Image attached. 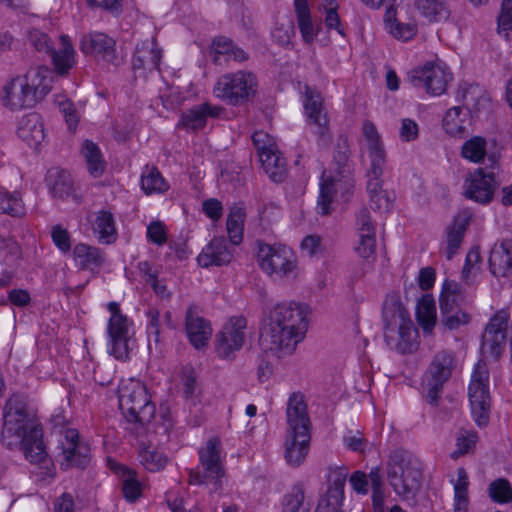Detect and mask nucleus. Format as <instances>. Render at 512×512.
<instances>
[{"instance_id":"nucleus-59","label":"nucleus","mask_w":512,"mask_h":512,"mask_svg":"<svg viewBox=\"0 0 512 512\" xmlns=\"http://www.w3.org/2000/svg\"><path fill=\"white\" fill-rule=\"evenodd\" d=\"M343 442L346 448L359 453H363L368 444L367 440L359 431H356L355 433L349 431L346 435H344Z\"/></svg>"},{"instance_id":"nucleus-8","label":"nucleus","mask_w":512,"mask_h":512,"mask_svg":"<svg viewBox=\"0 0 512 512\" xmlns=\"http://www.w3.org/2000/svg\"><path fill=\"white\" fill-rule=\"evenodd\" d=\"M199 465L188 471V482L192 485L211 486V492L222 491L225 479L222 445L217 437L210 438L204 447L199 449Z\"/></svg>"},{"instance_id":"nucleus-22","label":"nucleus","mask_w":512,"mask_h":512,"mask_svg":"<svg viewBox=\"0 0 512 512\" xmlns=\"http://www.w3.org/2000/svg\"><path fill=\"white\" fill-rule=\"evenodd\" d=\"M61 441L65 469L70 467L84 468L90 461L88 447L79 442V434L74 429H67Z\"/></svg>"},{"instance_id":"nucleus-42","label":"nucleus","mask_w":512,"mask_h":512,"mask_svg":"<svg viewBox=\"0 0 512 512\" xmlns=\"http://www.w3.org/2000/svg\"><path fill=\"white\" fill-rule=\"evenodd\" d=\"M469 480L464 468L457 469V480L454 483V504L453 512H467Z\"/></svg>"},{"instance_id":"nucleus-27","label":"nucleus","mask_w":512,"mask_h":512,"mask_svg":"<svg viewBox=\"0 0 512 512\" xmlns=\"http://www.w3.org/2000/svg\"><path fill=\"white\" fill-rule=\"evenodd\" d=\"M17 134L30 147L37 148L45 139L41 116L37 113L24 115L19 120Z\"/></svg>"},{"instance_id":"nucleus-43","label":"nucleus","mask_w":512,"mask_h":512,"mask_svg":"<svg viewBox=\"0 0 512 512\" xmlns=\"http://www.w3.org/2000/svg\"><path fill=\"white\" fill-rule=\"evenodd\" d=\"M141 188L145 194L163 193L169 185L155 167L146 166L141 175Z\"/></svg>"},{"instance_id":"nucleus-12","label":"nucleus","mask_w":512,"mask_h":512,"mask_svg":"<svg viewBox=\"0 0 512 512\" xmlns=\"http://www.w3.org/2000/svg\"><path fill=\"white\" fill-rule=\"evenodd\" d=\"M456 99L464 104V107L450 108L443 119V127L451 136H460L465 132V121L471 110H477L478 104L483 99V90L478 85L463 83L457 90Z\"/></svg>"},{"instance_id":"nucleus-20","label":"nucleus","mask_w":512,"mask_h":512,"mask_svg":"<svg viewBox=\"0 0 512 512\" xmlns=\"http://www.w3.org/2000/svg\"><path fill=\"white\" fill-rule=\"evenodd\" d=\"M497 186L494 173L477 168L465 181V195L477 203L488 204L493 199Z\"/></svg>"},{"instance_id":"nucleus-39","label":"nucleus","mask_w":512,"mask_h":512,"mask_svg":"<svg viewBox=\"0 0 512 512\" xmlns=\"http://www.w3.org/2000/svg\"><path fill=\"white\" fill-rule=\"evenodd\" d=\"M245 216L243 205L235 204L230 208L226 229L232 245H239L242 242Z\"/></svg>"},{"instance_id":"nucleus-63","label":"nucleus","mask_w":512,"mask_h":512,"mask_svg":"<svg viewBox=\"0 0 512 512\" xmlns=\"http://www.w3.org/2000/svg\"><path fill=\"white\" fill-rule=\"evenodd\" d=\"M419 128L417 123L409 118L402 119L399 137L404 142L414 141L418 138Z\"/></svg>"},{"instance_id":"nucleus-55","label":"nucleus","mask_w":512,"mask_h":512,"mask_svg":"<svg viewBox=\"0 0 512 512\" xmlns=\"http://www.w3.org/2000/svg\"><path fill=\"white\" fill-rule=\"evenodd\" d=\"M340 492L329 490L326 496L320 498L315 512H337L340 501Z\"/></svg>"},{"instance_id":"nucleus-16","label":"nucleus","mask_w":512,"mask_h":512,"mask_svg":"<svg viewBox=\"0 0 512 512\" xmlns=\"http://www.w3.org/2000/svg\"><path fill=\"white\" fill-rule=\"evenodd\" d=\"M353 188L354 179L350 170H340L336 175L323 172L317 201L318 213L329 214L333 199L340 196L341 199L346 200Z\"/></svg>"},{"instance_id":"nucleus-26","label":"nucleus","mask_w":512,"mask_h":512,"mask_svg":"<svg viewBox=\"0 0 512 512\" xmlns=\"http://www.w3.org/2000/svg\"><path fill=\"white\" fill-rule=\"evenodd\" d=\"M223 111L221 106L205 102L184 112L180 125L187 130H199L204 128L208 117L217 118Z\"/></svg>"},{"instance_id":"nucleus-13","label":"nucleus","mask_w":512,"mask_h":512,"mask_svg":"<svg viewBox=\"0 0 512 512\" xmlns=\"http://www.w3.org/2000/svg\"><path fill=\"white\" fill-rule=\"evenodd\" d=\"M28 41L38 52L48 55L60 75L68 73L75 64V50L67 35L60 36L61 47L55 50L48 35L38 29L28 32Z\"/></svg>"},{"instance_id":"nucleus-41","label":"nucleus","mask_w":512,"mask_h":512,"mask_svg":"<svg viewBox=\"0 0 512 512\" xmlns=\"http://www.w3.org/2000/svg\"><path fill=\"white\" fill-rule=\"evenodd\" d=\"M415 7L424 17L433 22L445 21L450 16L446 0H415Z\"/></svg>"},{"instance_id":"nucleus-47","label":"nucleus","mask_w":512,"mask_h":512,"mask_svg":"<svg viewBox=\"0 0 512 512\" xmlns=\"http://www.w3.org/2000/svg\"><path fill=\"white\" fill-rule=\"evenodd\" d=\"M139 459L142 465L148 471L152 472L163 469L168 462V458L164 453L151 446L144 447L140 450Z\"/></svg>"},{"instance_id":"nucleus-40","label":"nucleus","mask_w":512,"mask_h":512,"mask_svg":"<svg viewBox=\"0 0 512 512\" xmlns=\"http://www.w3.org/2000/svg\"><path fill=\"white\" fill-rule=\"evenodd\" d=\"M81 153L86 160L89 173L93 177H100L106 167L100 148L94 142L85 140L82 144Z\"/></svg>"},{"instance_id":"nucleus-11","label":"nucleus","mask_w":512,"mask_h":512,"mask_svg":"<svg viewBox=\"0 0 512 512\" xmlns=\"http://www.w3.org/2000/svg\"><path fill=\"white\" fill-rule=\"evenodd\" d=\"M256 77L247 71L226 73L220 76L213 88L215 97L230 105L248 101L256 92Z\"/></svg>"},{"instance_id":"nucleus-51","label":"nucleus","mask_w":512,"mask_h":512,"mask_svg":"<svg viewBox=\"0 0 512 512\" xmlns=\"http://www.w3.org/2000/svg\"><path fill=\"white\" fill-rule=\"evenodd\" d=\"M497 30L500 35L509 37L512 30V0H503L497 18Z\"/></svg>"},{"instance_id":"nucleus-36","label":"nucleus","mask_w":512,"mask_h":512,"mask_svg":"<svg viewBox=\"0 0 512 512\" xmlns=\"http://www.w3.org/2000/svg\"><path fill=\"white\" fill-rule=\"evenodd\" d=\"M261 165L265 173L274 182H282L286 175V161L282 157L278 147L274 150H269L266 154L259 157Z\"/></svg>"},{"instance_id":"nucleus-3","label":"nucleus","mask_w":512,"mask_h":512,"mask_svg":"<svg viewBox=\"0 0 512 512\" xmlns=\"http://www.w3.org/2000/svg\"><path fill=\"white\" fill-rule=\"evenodd\" d=\"M54 72L46 66L31 68L4 87L2 101L10 110L33 107L51 89Z\"/></svg>"},{"instance_id":"nucleus-58","label":"nucleus","mask_w":512,"mask_h":512,"mask_svg":"<svg viewBox=\"0 0 512 512\" xmlns=\"http://www.w3.org/2000/svg\"><path fill=\"white\" fill-rule=\"evenodd\" d=\"M52 240L55 246L63 253H67L71 249L70 235L68 231L60 225L52 227L51 231Z\"/></svg>"},{"instance_id":"nucleus-18","label":"nucleus","mask_w":512,"mask_h":512,"mask_svg":"<svg viewBox=\"0 0 512 512\" xmlns=\"http://www.w3.org/2000/svg\"><path fill=\"white\" fill-rule=\"evenodd\" d=\"M80 50L86 55H92L98 60L119 66L122 58L116 51V41L101 32L84 34L80 40Z\"/></svg>"},{"instance_id":"nucleus-14","label":"nucleus","mask_w":512,"mask_h":512,"mask_svg":"<svg viewBox=\"0 0 512 512\" xmlns=\"http://www.w3.org/2000/svg\"><path fill=\"white\" fill-rule=\"evenodd\" d=\"M108 310L111 317L108 322V351L118 360H127L134 347V339L130 334V325L127 317L120 311L117 302H110Z\"/></svg>"},{"instance_id":"nucleus-56","label":"nucleus","mask_w":512,"mask_h":512,"mask_svg":"<svg viewBox=\"0 0 512 512\" xmlns=\"http://www.w3.org/2000/svg\"><path fill=\"white\" fill-rule=\"evenodd\" d=\"M355 251L360 257L364 259H370L374 257L376 252L375 236H370L368 234L359 235V243L356 246Z\"/></svg>"},{"instance_id":"nucleus-29","label":"nucleus","mask_w":512,"mask_h":512,"mask_svg":"<svg viewBox=\"0 0 512 512\" xmlns=\"http://www.w3.org/2000/svg\"><path fill=\"white\" fill-rule=\"evenodd\" d=\"M468 395L475 422L480 427L485 426L489 420L490 409L488 387H476L475 384H470Z\"/></svg>"},{"instance_id":"nucleus-61","label":"nucleus","mask_w":512,"mask_h":512,"mask_svg":"<svg viewBox=\"0 0 512 512\" xmlns=\"http://www.w3.org/2000/svg\"><path fill=\"white\" fill-rule=\"evenodd\" d=\"M148 239L156 245H163L167 241L165 225L160 221H153L147 227Z\"/></svg>"},{"instance_id":"nucleus-21","label":"nucleus","mask_w":512,"mask_h":512,"mask_svg":"<svg viewBox=\"0 0 512 512\" xmlns=\"http://www.w3.org/2000/svg\"><path fill=\"white\" fill-rule=\"evenodd\" d=\"M185 331L191 345L196 349H201L208 344L213 329L210 321L201 314L200 309L192 305L186 311Z\"/></svg>"},{"instance_id":"nucleus-32","label":"nucleus","mask_w":512,"mask_h":512,"mask_svg":"<svg viewBox=\"0 0 512 512\" xmlns=\"http://www.w3.org/2000/svg\"><path fill=\"white\" fill-rule=\"evenodd\" d=\"M470 219L471 213L469 211H461L455 216L452 226L449 227L446 247V257L448 260L452 259L460 248Z\"/></svg>"},{"instance_id":"nucleus-6","label":"nucleus","mask_w":512,"mask_h":512,"mask_svg":"<svg viewBox=\"0 0 512 512\" xmlns=\"http://www.w3.org/2000/svg\"><path fill=\"white\" fill-rule=\"evenodd\" d=\"M382 319L386 345L400 354H410L417 349V330L403 304L387 299L383 305Z\"/></svg>"},{"instance_id":"nucleus-35","label":"nucleus","mask_w":512,"mask_h":512,"mask_svg":"<svg viewBox=\"0 0 512 512\" xmlns=\"http://www.w3.org/2000/svg\"><path fill=\"white\" fill-rule=\"evenodd\" d=\"M294 8L303 41L310 44L318 34V24L311 18L308 1H294Z\"/></svg>"},{"instance_id":"nucleus-57","label":"nucleus","mask_w":512,"mask_h":512,"mask_svg":"<svg viewBox=\"0 0 512 512\" xmlns=\"http://www.w3.org/2000/svg\"><path fill=\"white\" fill-rule=\"evenodd\" d=\"M348 161L349 147L347 141L344 139L337 143L333 155V163L336 166L337 172H339L340 170H350L348 167Z\"/></svg>"},{"instance_id":"nucleus-46","label":"nucleus","mask_w":512,"mask_h":512,"mask_svg":"<svg viewBox=\"0 0 512 512\" xmlns=\"http://www.w3.org/2000/svg\"><path fill=\"white\" fill-rule=\"evenodd\" d=\"M0 213L8 214L12 217L24 216L25 206L20 193L0 192Z\"/></svg>"},{"instance_id":"nucleus-5","label":"nucleus","mask_w":512,"mask_h":512,"mask_svg":"<svg viewBox=\"0 0 512 512\" xmlns=\"http://www.w3.org/2000/svg\"><path fill=\"white\" fill-rule=\"evenodd\" d=\"M387 480L403 501H415L423 483V465L410 451H392L386 466Z\"/></svg>"},{"instance_id":"nucleus-19","label":"nucleus","mask_w":512,"mask_h":512,"mask_svg":"<svg viewBox=\"0 0 512 512\" xmlns=\"http://www.w3.org/2000/svg\"><path fill=\"white\" fill-rule=\"evenodd\" d=\"M247 321L244 317L231 318L217 334L216 351L219 357L228 359L239 351L245 342Z\"/></svg>"},{"instance_id":"nucleus-50","label":"nucleus","mask_w":512,"mask_h":512,"mask_svg":"<svg viewBox=\"0 0 512 512\" xmlns=\"http://www.w3.org/2000/svg\"><path fill=\"white\" fill-rule=\"evenodd\" d=\"M489 496L498 503H508L512 500V488L507 479L500 478L490 483Z\"/></svg>"},{"instance_id":"nucleus-34","label":"nucleus","mask_w":512,"mask_h":512,"mask_svg":"<svg viewBox=\"0 0 512 512\" xmlns=\"http://www.w3.org/2000/svg\"><path fill=\"white\" fill-rule=\"evenodd\" d=\"M367 177V193L369 195L370 207L379 212H387L392 200L387 192L383 190V180L380 176H366Z\"/></svg>"},{"instance_id":"nucleus-1","label":"nucleus","mask_w":512,"mask_h":512,"mask_svg":"<svg viewBox=\"0 0 512 512\" xmlns=\"http://www.w3.org/2000/svg\"><path fill=\"white\" fill-rule=\"evenodd\" d=\"M2 442L9 449L21 446L27 460L43 464L48 470L51 461L42 441V429L33 420L26 396L14 394L5 405L3 413Z\"/></svg>"},{"instance_id":"nucleus-64","label":"nucleus","mask_w":512,"mask_h":512,"mask_svg":"<svg viewBox=\"0 0 512 512\" xmlns=\"http://www.w3.org/2000/svg\"><path fill=\"white\" fill-rule=\"evenodd\" d=\"M478 440L477 433L474 431H462L457 437L456 445L460 454L471 451Z\"/></svg>"},{"instance_id":"nucleus-53","label":"nucleus","mask_w":512,"mask_h":512,"mask_svg":"<svg viewBox=\"0 0 512 512\" xmlns=\"http://www.w3.org/2000/svg\"><path fill=\"white\" fill-rule=\"evenodd\" d=\"M470 316L462 309H456L450 313L441 315V324L449 330H456L461 326L467 324Z\"/></svg>"},{"instance_id":"nucleus-49","label":"nucleus","mask_w":512,"mask_h":512,"mask_svg":"<svg viewBox=\"0 0 512 512\" xmlns=\"http://www.w3.org/2000/svg\"><path fill=\"white\" fill-rule=\"evenodd\" d=\"M461 155L471 162L479 163L486 155V140L475 136L465 141L461 148Z\"/></svg>"},{"instance_id":"nucleus-37","label":"nucleus","mask_w":512,"mask_h":512,"mask_svg":"<svg viewBox=\"0 0 512 512\" xmlns=\"http://www.w3.org/2000/svg\"><path fill=\"white\" fill-rule=\"evenodd\" d=\"M463 302L461 286L454 281H445L439 297L440 315L461 309Z\"/></svg>"},{"instance_id":"nucleus-24","label":"nucleus","mask_w":512,"mask_h":512,"mask_svg":"<svg viewBox=\"0 0 512 512\" xmlns=\"http://www.w3.org/2000/svg\"><path fill=\"white\" fill-rule=\"evenodd\" d=\"M304 108L307 122L313 128L314 133L321 139L326 138L329 132V120L323 107L322 97L319 94L307 91Z\"/></svg>"},{"instance_id":"nucleus-33","label":"nucleus","mask_w":512,"mask_h":512,"mask_svg":"<svg viewBox=\"0 0 512 512\" xmlns=\"http://www.w3.org/2000/svg\"><path fill=\"white\" fill-rule=\"evenodd\" d=\"M311 509L312 501L301 483L293 485L283 497L282 512H311Z\"/></svg>"},{"instance_id":"nucleus-23","label":"nucleus","mask_w":512,"mask_h":512,"mask_svg":"<svg viewBox=\"0 0 512 512\" xmlns=\"http://www.w3.org/2000/svg\"><path fill=\"white\" fill-rule=\"evenodd\" d=\"M234 248L223 237L213 238L197 257L201 267L223 266L233 259Z\"/></svg>"},{"instance_id":"nucleus-17","label":"nucleus","mask_w":512,"mask_h":512,"mask_svg":"<svg viewBox=\"0 0 512 512\" xmlns=\"http://www.w3.org/2000/svg\"><path fill=\"white\" fill-rule=\"evenodd\" d=\"M509 314L505 310L498 311L488 322L482 334L481 351L498 359L504 351Z\"/></svg>"},{"instance_id":"nucleus-28","label":"nucleus","mask_w":512,"mask_h":512,"mask_svg":"<svg viewBox=\"0 0 512 512\" xmlns=\"http://www.w3.org/2000/svg\"><path fill=\"white\" fill-rule=\"evenodd\" d=\"M489 266L496 277H505L512 273V241L505 240L492 247Z\"/></svg>"},{"instance_id":"nucleus-4","label":"nucleus","mask_w":512,"mask_h":512,"mask_svg":"<svg viewBox=\"0 0 512 512\" xmlns=\"http://www.w3.org/2000/svg\"><path fill=\"white\" fill-rule=\"evenodd\" d=\"M286 416L288 429L284 456L290 466L298 467L304 462L310 444V419L301 393L294 392L290 395Z\"/></svg>"},{"instance_id":"nucleus-7","label":"nucleus","mask_w":512,"mask_h":512,"mask_svg":"<svg viewBox=\"0 0 512 512\" xmlns=\"http://www.w3.org/2000/svg\"><path fill=\"white\" fill-rule=\"evenodd\" d=\"M119 408L126 420V429L134 434L143 432L144 427L155 415L146 386L135 379L122 381L118 388Z\"/></svg>"},{"instance_id":"nucleus-2","label":"nucleus","mask_w":512,"mask_h":512,"mask_svg":"<svg viewBox=\"0 0 512 512\" xmlns=\"http://www.w3.org/2000/svg\"><path fill=\"white\" fill-rule=\"evenodd\" d=\"M306 315L301 305L290 302L275 306L260 332V346L278 358L291 355L302 340Z\"/></svg>"},{"instance_id":"nucleus-10","label":"nucleus","mask_w":512,"mask_h":512,"mask_svg":"<svg viewBox=\"0 0 512 512\" xmlns=\"http://www.w3.org/2000/svg\"><path fill=\"white\" fill-rule=\"evenodd\" d=\"M455 367L456 359L453 352L442 350L434 355L423 381V398L428 404L438 405L444 384L451 377Z\"/></svg>"},{"instance_id":"nucleus-52","label":"nucleus","mask_w":512,"mask_h":512,"mask_svg":"<svg viewBox=\"0 0 512 512\" xmlns=\"http://www.w3.org/2000/svg\"><path fill=\"white\" fill-rule=\"evenodd\" d=\"M370 165L367 169L366 176H380L382 177L386 167V154L384 147L368 150Z\"/></svg>"},{"instance_id":"nucleus-31","label":"nucleus","mask_w":512,"mask_h":512,"mask_svg":"<svg viewBox=\"0 0 512 512\" xmlns=\"http://www.w3.org/2000/svg\"><path fill=\"white\" fill-rule=\"evenodd\" d=\"M46 181L53 197L67 199L72 196L76 202L79 201L77 196L73 194V181L67 171L51 168L47 173Z\"/></svg>"},{"instance_id":"nucleus-54","label":"nucleus","mask_w":512,"mask_h":512,"mask_svg":"<svg viewBox=\"0 0 512 512\" xmlns=\"http://www.w3.org/2000/svg\"><path fill=\"white\" fill-rule=\"evenodd\" d=\"M252 141L259 157L263 156V153L266 154L269 150L277 148L273 138L264 131H256L252 136Z\"/></svg>"},{"instance_id":"nucleus-25","label":"nucleus","mask_w":512,"mask_h":512,"mask_svg":"<svg viewBox=\"0 0 512 512\" xmlns=\"http://www.w3.org/2000/svg\"><path fill=\"white\" fill-rule=\"evenodd\" d=\"M161 58L162 50L156 40L152 38L137 45L132 65L135 70H158Z\"/></svg>"},{"instance_id":"nucleus-38","label":"nucleus","mask_w":512,"mask_h":512,"mask_svg":"<svg viewBox=\"0 0 512 512\" xmlns=\"http://www.w3.org/2000/svg\"><path fill=\"white\" fill-rule=\"evenodd\" d=\"M395 16L396 11L393 6L387 8L384 15L385 28L398 40L408 41L412 39L417 32L416 26L411 23H401Z\"/></svg>"},{"instance_id":"nucleus-45","label":"nucleus","mask_w":512,"mask_h":512,"mask_svg":"<svg viewBox=\"0 0 512 512\" xmlns=\"http://www.w3.org/2000/svg\"><path fill=\"white\" fill-rule=\"evenodd\" d=\"M121 472V485L124 498L129 502L136 501L142 494L141 483L136 478L135 471L124 466L119 467Z\"/></svg>"},{"instance_id":"nucleus-15","label":"nucleus","mask_w":512,"mask_h":512,"mask_svg":"<svg viewBox=\"0 0 512 512\" xmlns=\"http://www.w3.org/2000/svg\"><path fill=\"white\" fill-rule=\"evenodd\" d=\"M408 77L413 86L425 88L430 95L439 96L446 91L452 73L444 62L436 60L412 70Z\"/></svg>"},{"instance_id":"nucleus-30","label":"nucleus","mask_w":512,"mask_h":512,"mask_svg":"<svg viewBox=\"0 0 512 512\" xmlns=\"http://www.w3.org/2000/svg\"><path fill=\"white\" fill-rule=\"evenodd\" d=\"M73 259L79 269L94 272L105 262V255L95 246L78 243L73 248Z\"/></svg>"},{"instance_id":"nucleus-9","label":"nucleus","mask_w":512,"mask_h":512,"mask_svg":"<svg viewBox=\"0 0 512 512\" xmlns=\"http://www.w3.org/2000/svg\"><path fill=\"white\" fill-rule=\"evenodd\" d=\"M257 261L267 275L275 279H288L297 276V257L284 245L258 243Z\"/></svg>"},{"instance_id":"nucleus-48","label":"nucleus","mask_w":512,"mask_h":512,"mask_svg":"<svg viewBox=\"0 0 512 512\" xmlns=\"http://www.w3.org/2000/svg\"><path fill=\"white\" fill-rule=\"evenodd\" d=\"M94 231L101 240L111 243L116 234L113 215L107 211H100L95 219Z\"/></svg>"},{"instance_id":"nucleus-44","label":"nucleus","mask_w":512,"mask_h":512,"mask_svg":"<svg viewBox=\"0 0 512 512\" xmlns=\"http://www.w3.org/2000/svg\"><path fill=\"white\" fill-rule=\"evenodd\" d=\"M416 318L424 333L431 334L437 320L434 301L423 298L417 306Z\"/></svg>"},{"instance_id":"nucleus-60","label":"nucleus","mask_w":512,"mask_h":512,"mask_svg":"<svg viewBox=\"0 0 512 512\" xmlns=\"http://www.w3.org/2000/svg\"><path fill=\"white\" fill-rule=\"evenodd\" d=\"M233 43L226 37H218L213 40L212 49L214 52L213 61L216 64H221V58L230 54Z\"/></svg>"},{"instance_id":"nucleus-62","label":"nucleus","mask_w":512,"mask_h":512,"mask_svg":"<svg viewBox=\"0 0 512 512\" xmlns=\"http://www.w3.org/2000/svg\"><path fill=\"white\" fill-rule=\"evenodd\" d=\"M489 371L486 363L479 360L474 367L470 384H475L476 387H488Z\"/></svg>"}]
</instances>
